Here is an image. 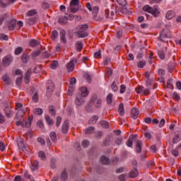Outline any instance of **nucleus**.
Here are the masks:
<instances>
[{
  "label": "nucleus",
  "instance_id": "62",
  "mask_svg": "<svg viewBox=\"0 0 181 181\" xmlns=\"http://www.w3.org/2000/svg\"><path fill=\"white\" fill-rule=\"evenodd\" d=\"M119 5L125 6L127 5V0H117Z\"/></svg>",
  "mask_w": 181,
  "mask_h": 181
},
{
  "label": "nucleus",
  "instance_id": "33",
  "mask_svg": "<svg viewBox=\"0 0 181 181\" xmlns=\"http://www.w3.org/2000/svg\"><path fill=\"white\" fill-rule=\"evenodd\" d=\"M119 114L122 117L125 114V110L124 109V103H120L119 106Z\"/></svg>",
  "mask_w": 181,
  "mask_h": 181
},
{
  "label": "nucleus",
  "instance_id": "32",
  "mask_svg": "<svg viewBox=\"0 0 181 181\" xmlns=\"http://www.w3.org/2000/svg\"><path fill=\"white\" fill-rule=\"evenodd\" d=\"M175 67H176V63L170 62L168 67L169 73H172V71H173V70L175 69Z\"/></svg>",
  "mask_w": 181,
  "mask_h": 181
},
{
  "label": "nucleus",
  "instance_id": "12",
  "mask_svg": "<svg viewBox=\"0 0 181 181\" xmlns=\"http://www.w3.org/2000/svg\"><path fill=\"white\" fill-rule=\"evenodd\" d=\"M39 161L35 160L31 161V165H30V169L31 172H36L39 169Z\"/></svg>",
  "mask_w": 181,
  "mask_h": 181
},
{
  "label": "nucleus",
  "instance_id": "45",
  "mask_svg": "<svg viewBox=\"0 0 181 181\" xmlns=\"http://www.w3.org/2000/svg\"><path fill=\"white\" fill-rule=\"evenodd\" d=\"M48 111L52 114V115H56V108H54V106H49Z\"/></svg>",
  "mask_w": 181,
  "mask_h": 181
},
{
  "label": "nucleus",
  "instance_id": "3",
  "mask_svg": "<svg viewBox=\"0 0 181 181\" xmlns=\"http://www.w3.org/2000/svg\"><path fill=\"white\" fill-rule=\"evenodd\" d=\"M94 104L96 108H100V107H101V104H103V101L100 99H98L97 95H95L90 98V106L94 105Z\"/></svg>",
  "mask_w": 181,
  "mask_h": 181
},
{
  "label": "nucleus",
  "instance_id": "9",
  "mask_svg": "<svg viewBox=\"0 0 181 181\" xmlns=\"http://www.w3.org/2000/svg\"><path fill=\"white\" fill-rule=\"evenodd\" d=\"M99 11H100V8H98V6H95L93 7V8H92V13L95 21H103V17L97 16L98 15Z\"/></svg>",
  "mask_w": 181,
  "mask_h": 181
},
{
  "label": "nucleus",
  "instance_id": "35",
  "mask_svg": "<svg viewBox=\"0 0 181 181\" xmlns=\"http://www.w3.org/2000/svg\"><path fill=\"white\" fill-rule=\"evenodd\" d=\"M61 41L62 43H66V30H62L60 33Z\"/></svg>",
  "mask_w": 181,
  "mask_h": 181
},
{
  "label": "nucleus",
  "instance_id": "23",
  "mask_svg": "<svg viewBox=\"0 0 181 181\" xmlns=\"http://www.w3.org/2000/svg\"><path fill=\"white\" fill-rule=\"evenodd\" d=\"M24 115H25V110L20 109L16 113V119H21V118H23Z\"/></svg>",
  "mask_w": 181,
  "mask_h": 181
},
{
  "label": "nucleus",
  "instance_id": "2",
  "mask_svg": "<svg viewBox=\"0 0 181 181\" xmlns=\"http://www.w3.org/2000/svg\"><path fill=\"white\" fill-rule=\"evenodd\" d=\"M46 90L47 97H52V94H53V91H54V83H53L52 80L47 81Z\"/></svg>",
  "mask_w": 181,
  "mask_h": 181
},
{
  "label": "nucleus",
  "instance_id": "30",
  "mask_svg": "<svg viewBox=\"0 0 181 181\" xmlns=\"http://www.w3.org/2000/svg\"><path fill=\"white\" fill-rule=\"evenodd\" d=\"M175 16V11H169L165 14L166 19L170 20Z\"/></svg>",
  "mask_w": 181,
  "mask_h": 181
},
{
  "label": "nucleus",
  "instance_id": "25",
  "mask_svg": "<svg viewBox=\"0 0 181 181\" xmlns=\"http://www.w3.org/2000/svg\"><path fill=\"white\" fill-rule=\"evenodd\" d=\"M17 144H18V148H20V149L25 148V140H23V139H22V138L18 139Z\"/></svg>",
  "mask_w": 181,
  "mask_h": 181
},
{
  "label": "nucleus",
  "instance_id": "4",
  "mask_svg": "<svg viewBox=\"0 0 181 181\" xmlns=\"http://www.w3.org/2000/svg\"><path fill=\"white\" fill-rule=\"evenodd\" d=\"M80 4V0H71L70 2L71 12L72 13H76L77 11H78V8H76L75 6H78Z\"/></svg>",
  "mask_w": 181,
  "mask_h": 181
},
{
  "label": "nucleus",
  "instance_id": "53",
  "mask_svg": "<svg viewBox=\"0 0 181 181\" xmlns=\"http://www.w3.org/2000/svg\"><path fill=\"white\" fill-rule=\"evenodd\" d=\"M27 22L29 25H34L35 22H36V18H28Z\"/></svg>",
  "mask_w": 181,
  "mask_h": 181
},
{
  "label": "nucleus",
  "instance_id": "47",
  "mask_svg": "<svg viewBox=\"0 0 181 181\" xmlns=\"http://www.w3.org/2000/svg\"><path fill=\"white\" fill-rule=\"evenodd\" d=\"M50 138L52 141H53V142H56V141L57 140V136L56 135V132H52L50 133Z\"/></svg>",
  "mask_w": 181,
  "mask_h": 181
},
{
  "label": "nucleus",
  "instance_id": "64",
  "mask_svg": "<svg viewBox=\"0 0 181 181\" xmlns=\"http://www.w3.org/2000/svg\"><path fill=\"white\" fill-rule=\"evenodd\" d=\"M103 136V132H98L95 134V138L97 139H101V137Z\"/></svg>",
  "mask_w": 181,
  "mask_h": 181
},
{
  "label": "nucleus",
  "instance_id": "13",
  "mask_svg": "<svg viewBox=\"0 0 181 181\" xmlns=\"http://www.w3.org/2000/svg\"><path fill=\"white\" fill-rule=\"evenodd\" d=\"M136 138H138V135H132L129 137L126 143L129 148H132V145H134L133 141H136Z\"/></svg>",
  "mask_w": 181,
  "mask_h": 181
},
{
  "label": "nucleus",
  "instance_id": "18",
  "mask_svg": "<svg viewBox=\"0 0 181 181\" xmlns=\"http://www.w3.org/2000/svg\"><path fill=\"white\" fill-rule=\"evenodd\" d=\"M16 27V19H12L7 24V28L9 30H15Z\"/></svg>",
  "mask_w": 181,
  "mask_h": 181
},
{
  "label": "nucleus",
  "instance_id": "31",
  "mask_svg": "<svg viewBox=\"0 0 181 181\" xmlns=\"http://www.w3.org/2000/svg\"><path fill=\"white\" fill-rule=\"evenodd\" d=\"M95 131V127H89L85 130L86 135H88L90 134H93Z\"/></svg>",
  "mask_w": 181,
  "mask_h": 181
},
{
  "label": "nucleus",
  "instance_id": "39",
  "mask_svg": "<svg viewBox=\"0 0 181 181\" xmlns=\"http://www.w3.org/2000/svg\"><path fill=\"white\" fill-rule=\"evenodd\" d=\"M39 45H40L39 41L36 40H32L30 42V46H31V47H36V46H39Z\"/></svg>",
  "mask_w": 181,
  "mask_h": 181
},
{
  "label": "nucleus",
  "instance_id": "26",
  "mask_svg": "<svg viewBox=\"0 0 181 181\" xmlns=\"http://www.w3.org/2000/svg\"><path fill=\"white\" fill-rule=\"evenodd\" d=\"M100 162L103 165H108L110 163V158L105 156H103L100 157Z\"/></svg>",
  "mask_w": 181,
  "mask_h": 181
},
{
  "label": "nucleus",
  "instance_id": "37",
  "mask_svg": "<svg viewBox=\"0 0 181 181\" xmlns=\"http://www.w3.org/2000/svg\"><path fill=\"white\" fill-rule=\"evenodd\" d=\"M30 57L27 54H23L21 57L23 63H28L29 62Z\"/></svg>",
  "mask_w": 181,
  "mask_h": 181
},
{
  "label": "nucleus",
  "instance_id": "61",
  "mask_svg": "<svg viewBox=\"0 0 181 181\" xmlns=\"http://www.w3.org/2000/svg\"><path fill=\"white\" fill-rule=\"evenodd\" d=\"M33 101L34 103H37L39 101V97L37 96V92H35L33 96Z\"/></svg>",
  "mask_w": 181,
  "mask_h": 181
},
{
  "label": "nucleus",
  "instance_id": "6",
  "mask_svg": "<svg viewBox=\"0 0 181 181\" xmlns=\"http://www.w3.org/2000/svg\"><path fill=\"white\" fill-rule=\"evenodd\" d=\"M11 63H12V57L11 55H8L3 58L2 66H4V67H8Z\"/></svg>",
  "mask_w": 181,
  "mask_h": 181
},
{
  "label": "nucleus",
  "instance_id": "24",
  "mask_svg": "<svg viewBox=\"0 0 181 181\" xmlns=\"http://www.w3.org/2000/svg\"><path fill=\"white\" fill-rule=\"evenodd\" d=\"M38 158L39 159H40V160L45 162V160H46V152H45L44 151H38Z\"/></svg>",
  "mask_w": 181,
  "mask_h": 181
},
{
  "label": "nucleus",
  "instance_id": "42",
  "mask_svg": "<svg viewBox=\"0 0 181 181\" xmlns=\"http://www.w3.org/2000/svg\"><path fill=\"white\" fill-rule=\"evenodd\" d=\"M100 124L103 128H110V124H108V122L105 120H102L100 122Z\"/></svg>",
  "mask_w": 181,
  "mask_h": 181
},
{
  "label": "nucleus",
  "instance_id": "57",
  "mask_svg": "<svg viewBox=\"0 0 181 181\" xmlns=\"http://www.w3.org/2000/svg\"><path fill=\"white\" fill-rule=\"evenodd\" d=\"M111 87L115 93H117V91H118V86H117V83H115V81H113Z\"/></svg>",
  "mask_w": 181,
  "mask_h": 181
},
{
  "label": "nucleus",
  "instance_id": "16",
  "mask_svg": "<svg viewBox=\"0 0 181 181\" xmlns=\"http://www.w3.org/2000/svg\"><path fill=\"white\" fill-rule=\"evenodd\" d=\"M74 62L77 63V59L74 58L66 64L68 71H73V70H74Z\"/></svg>",
  "mask_w": 181,
  "mask_h": 181
},
{
  "label": "nucleus",
  "instance_id": "49",
  "mask_svg": "<svg viewBox=\"0 0 181 181\" xmlns=\"http://www.w3.org/2000/svg\"><path fill=\"white\" fill-rule=\"evenodd\" d=\"M107 104L112 103V93H109L106 98Z\"/></svg>",
  "mask_w": 181,
  "mask_h": 181
},
{
  "label": "nucleus",
  "instance_id": "48",
  "mask_svg": "<svg viewBox=\"0 0 181 181\" xmlns=\"http://www.w3.org/2000/svg\"><path fill=\"white\" fill-rule=\"evenodd\" d=\"M22 78H23V76H20L16 81V84L18 87H21V86H22Z\"/></svg>",
  "mask_w": 181,
  "mask_h": 181
},
{
  "label": "nucleus",
  "instance_id": "63",
  "mask_svg": "<svg viewBox=\"0 0 181 181\" xmlns=\"http://www.w3.org/2000/svg\"><path fill=\"white\" fill-rule=\"evenodd\" d=\"M119 12H121V13H127L128 12V9H127V8L122 6L119 8Z\"/></svg>",
  "mask_w": 181,
  "mask_h": 181
},
{
  "label": "nucleus",
  "instance_id": "5",
  "mask_svg": "<svg viewBox=\"0 0 181 181\" xmlns=\"http://www.w3.org/2000/svg\"><path fill=\"white\" fill-rule=\"evenodd\" d=\"M84 103H86V98H84V96L77 95L75 100L76 105H78V107H81V105H83Z\"/></svg>",
  "mask_w": 181,
  "mask_h": 181
},
{
  "label": "nucleus",
  "instance_id": "7",
  "mask_svg": "<svg viewBox=\"0 0 181 181\" xmlns=\"http://www.w3.org/2000/svg\"><path fill=\"white\" fill-rule=\"evenodd\" d=\"M4 112L6 114V117H7V118H11V117H12V115H13V110H12V107H11V106H9V105H6V106L4 107Z\"/></svg>",
  "mask_w": 181,
  "mask_h": 181
},
{
  "label": "nucleus",
  "instance_id": "58",
  "mask_svg": "<svg viewBox=\"0 0 181 181\" xmlns=\"http://www.w3.org/2000/svg\"><path fill=\"white\" fill-rule=\"evenodd\" d=\"M37 12L35 9H33V10H30V11H28V13H27V15L28 16H34V15H36Z\"/></svg>",
  "mask_w": 181,
  "mask_h": 181
},
{
  "label": "nucleus",
  "instance_id": "22",
  "mask_svg": "<svg viewBox=\"0 0 181 181\" xmlns=\"http://www.w3.org/2000/svg\"><path fill=\"white\" fill-rule=\"evenodd\" d=\"M58 22L61 25H66L68 22L66 16H62L58 18Z\"/></svg>",
  "mask_w": 181,
  "mask_h": 181
},
{
  "label": "nucleus",
  "instance_id": "52",
  "mask_svg": "<svg viewBox=\"0 0 181 181\" xmlns=\"http://www.w3.org/2000/svg\"><path fill=\"white\" fill-rule=\"evenodd\" d=\"M105 15H106L105 17L107 18V19L110 18H112V16H114V11L110 12V11L106 10Z\"/></svg>",
  "mask_w": 181,
  "mask_h": 181
},
{
  "label": "nucleus",
  "instance_id": "8",
  "mask_svg": "<svg viewBox=\"0 0 181 181\" xmlns=\"http://www.w3.org/2000/svg\"><path fill=\"white\" fill-rule=\"evenodd\" d=\"M168 37H170V33H168L166 32V30H163L161 31V34H160V40L161 42H163L165 43V42H167V39H168Z\"/></svg>",
  "mask_w": 181,
  "mask_h": 181
},
{
  "label": "nucleus",
  "instance_id": "51",
  "mask_svg": "<svg viewBox=\"0 0 181 181\" xmlns=\"http://www.w3.org/2000/svg\"><path fill=\"white\" fill-rule=\"evenodd\" d=\"M145 64H146V62L145 61H140L137 62V66L139 67L140 69H144L145 66Z\"/></svg>",
  "mask_w": 181,
  "mask_h": 181
},
{
  "label": "nucleus",
  "instance_id": "59",
  "mask_svg": "<svg viewBox=\"0 0 181 181\" xmlns=\"http://www.w3.org/2000/svg\"><path fill=\"white\" fill-rule=\"evenodd\" d=\"M173 82V80L172 79H169L167 81V88H173V85L172 84Z\"/></svg>",
  "mask_w": 181,
  "mask_h": 181
},
{
  "label": "nucleus",
  "instance_id": "43",
  "mask_svg": "<svg viewBox=\"0 0 181 181\" xmlns=\"http://www.w3.org/2000/svg\"><path fill=\"white\" fill-rule=\"evenodd\" d=\"M67 177H68L67 171H66V170H64L61 174V179L62 180L64 181L67 179Z\"/></svg>",
  "mask_w": 181,
  "mask_h": 181
},
{
  "label": "nucleus",
  "instance_id": "54",
  "mask_svg": "<svg viewBox=\"0 0 181 181\" xmlns=\"http://www.w3.org/2000/svg\"><path fill=\"white\" fill-rule=\"evenodd\" d=\"M158 56H159L160 59H161V60L165 59V52H163V50L160 49L158 51Z\"/></svg>",
  "mask_w": 181,
  "mask_h": 181
},
{
  "label": "nucleus",
  "instance_id": "27",
  "mask_svg": "<svg viewBox=\"0 0 181 181\" xmlns=\"http://www.w3.org/2000/svg\"><path fill=\"white\" fill-rule=\"evenodd\" d=\"M30 70H28L25 74L24 78L25 84H29L30 78Z\"/></svg>",
  "mask_w": 181,
  "mask_h": 181
},
{
  "label": "nucleus",
  "instance_id": "36",
  "mask_svg": "<svg viewBox=\"0 0 181 181\" xmlns=\"http://www.w3.org/2000/svg\"><path fill=\"white\" fill-rule=\"evenodd\" d=\"M46 122L47 124V125L52 126L54 124V120L53 119H52L50 117H49V115L46 116Z\"/></svg>",
  "mask_w": 181,
  "mask_h": 181
},
{
  "label": "nucleus",
  "instance_id": "11",
  "mask_svg": "<svg viewBox=\"0 0 181 181\" xmlns=\"http://www.w3.org/2000/svg\"><path fill=\"white\" fill-rule=\"evenodd\" d=\"M136 92L137 94L144 93L145 95H148L151 93V90L149 89H144L143 86H139L136 88Z\"/></svg>",
  "mask_w": 181,
  "mask_h": 181
},
{
  "label": "nucleus",
  "instance_id": "29",
  "mask_svg": "<svg viewBox=\"0 0 181 181\" xmlns=\"http://www.w3.org/2000/svg\"><path fill=\"white\" fill-rule=\"evenodd\" d=\"M49 67L52 70H54V69H57V67H59V62L57 61H52L49 64Z\"/></svg>",
  "mask_w": 181,
  "mask_h": 181
},
{
  "label": "nucleus",
  "instance_id": "38",
  "mask_svg": "<svg viewBox=\"0 0 181 181\" xmlns=\"http://www.w3.org/2000/svg\"><path fill=\"white\" fill-rule=\"evenodd\" d=\"M129 176L130 177H136V176H138V170L134 169V170H132L129 173Z\"/></svg>",
  "mask_w": 181,
  "mask_h": 181
},
{
  "label": "nucleus",
  "instance_id": "14",
  "mask_svg": "<svg viewBox=\"0 0 181 181\" xmlns=\"http://www.w3.org/2000/svg\"><path fill=\"white\" fill-rule=\"evenodd\" d=\"M181 141V132H175L173 138V144H178Z\"/></svg>",
  "mask_w": 181,
  "mask_h": 181
},
{
  "label": "nucleus",
  "instance_id": "1",
  "mask_svg": "<svg viewBox=\"0 0 181 181\" xmlns=\"http://www.w3.org/2000/svg\"><path fill=\"white\" fill-rule=\"evenodd\" d=\"M87 29H88V25H81L76 28V32H75L76 36L77 37H87L88 36V33H87Z\"/></svg>",
  "mask_w": 181,
  "mask_h": 181
},
{
  "label": "nucleus",
  "instance_id": "28",
  "mask_svg": "<svg viewBox=\"0 0 181 181\" xmlns=\"http://www.w3.org/2000/svg\"><path fill=\"white\" fill-rule=\"evenodd\" d=\"M81 94H78V95H81L82 97H86V95H88V90H87V88L82 87L81 88Z\"/></svg>",
  "mask_w": 181,
  "mask_h": 181
},
{
  "label": "nucleus",
  "instance_id": "10",
  "mask_svg": "<svg viewBox=\"0 0 181 181\" xmlns=\"http://www.w3.org/2000/svg\"><path fill=\"white\" fill-rule=\"evenodd\" d=\"M143 11H144V12H148V13H151L153 16H155V13H156V12H158L157 9L153 10V8L149 5L144 6L143 8Z\"/></svg>",
  "mask_w": 181,
  "mask_h": 181
},
{
  "label": "nucleus",
  "instance_id": "56",
  "mask_svg": "<svg viewBox=\"0 0 181 181\" xmlns=\"http://www.w3.org/2000/svg\"><path fill=\"white\" fill-rule=\"evenodd\" d=\"M81 145L83 148H87L90 145V141L88 140L82 141Z\"/></svg>",
  "mask_w": 181,
  "mask_h": 181
},
{
  "label": "nucleus",
  "instance_id": "19",
  "mask_svg": "<svg viewBox=\"0 0 181 181\" xmlns=\"http://www.w3.org/2000/svg\"><path fill=\"white\" fill-rule=\"evenodd\" d=\"M131 117L133 119H136V118H138L139 115V110H138L137 108H132L131 110Z\"/></svg>",
  "mask_w": 181,
  "mask_h": 181
},
{
  "label": "nucleus",
  "instance_id": "50",
  "mask_svg": "<svg viewBox=\"0 0 181 181\" xmlns=\"http://www.w3.org/2000/svg\"><path fill=\"white\" fill-rule=\"evenodd\" d=\"M23 52V48L22 47H18L15 49V54H16V55L21 54V53H22Z\"/></svg>",
  "mask_w": 181,
  "mask_h": 181
},
{
  "label": "nucleus",
  "instance_id": "41",
  "mask_svg": "<svg viewBox=\"0 0 181 181\" xmlns=\"http://www.w3.org/2000/svg\"><path fill=\"white\" fill-rule=\"evenodd\" d=\"M40 53H42L41 50H37V51L33 52L31 53V57H33V59H36V57H37V56H39Z\"/></svg>",
  "mask_w": 181,
  "mask_h": 181
},
{
  "label": "nucleus",
  "instance_id": "60",
  "mask_svg": "<svg viewBox=\"0 0 181 181\" xmlns=\"http://www.w3.org/2000/svg\"><path fill=\"white\" fill-rule=\"evenodd\" d=\"M57 36H59V33H57V30H54L51 35V38L52 39V40H54V39H56V37H57Z\"/></svg>",
  "mask_w": 181,
  "mask_h": 181
},
{
  "label": "nucleus",
  "instance_id": "15",
  "mask_svg": "<svg viewBox=\"0 0 181 181\" xmlns=\"http://www.w3.org/2000/svg\"><path fill=\"white\" fill-rule=\"evenodd\" d=\"M2 2H0V7L1 8H6V6H9L11 4H13L16 2L17 0H1Z\"/></svg>",
  "mask_w": 181,
  "mask_h": 181
},
{
  "label": "nucleus",
  "instance_id": "44",
  "mask_svg": "<svg viewBox=\"0 0 181 181\" xmlns=\"http://www.w3.org/2000/svg\"><path fill=\"white\" fill-rule=\"evenodd\" d=\"M2 80L6 83V84H9V81H11V78H9V76L5 74L2 76Z\"/></svg>",
  "mask_w": 181,
  "mask_h": 181
},
{
  "label": "nucleus",
  "instance_id": "46",
  "mask_svg": "<svg viewBox=\"0 0 181 181\" xmlns=\"http://www.w3.org/2000/svg\"><path fill=\"white\" fill-rule=\"evenodd\" d=\"M34 114L36 115H42L43 114V110L42 108H36L34 110Z\"/></svg>",
  "mask_w": 181,
  "mask_h": 181
},
{
  "label": "nucleus",
  "instance_id": "20",
  "mask_svg": "<svg viewBox=\"0 0 181 181\" xmlns=\"http://www.w3.org/2000/svg\"><path fill=\"white\" fill-rule=\"evenodd\" d=\"M136 151L137 153H141V152H142V141L140 140L136 141Z\"/></svg>",
  "mask_w": 181,
  "mask_h": 181
},
{
  "label": "nucleus",
  "instance_id": "34",
  "mask_svg": "<svg viewBox=\"0 0 181 181\" xmlns=\"http://www.w3.org/2000/svg\"><path fill=\"white\" fill-rule=\"evenodd\" d=\"M76 49L78 52H81L83 49V43L81 41H77L75 44Z\"/></svg>",
  "mask_w": 181,
  "mask_h": 181
},
{
  "label": "nucleus",
  "instance_id": "17",
  "mask_svg": "<svg viewBox=\"0 0 181 181\" xmlns=\"http://www.w3.org/2000/svg\"><path fill=\"white\" fill-rule=\"evenodd\" d=\"M32 118L30 116L26 119L25 121H23L21 123V127L23 128H30V125H32Z\"/></svg>",
  "mask_w": 181,
  "mask_h": 181
},
{
  "label": "nucleus",
  "instance_id": "21",
  "mask_svg": "<svg viewBox=\"0 0 181 181\" xmlns=\"http://www.w3.org/2000/svg\"><path fill=\"white\" fill-rule=\"evenodd\" d=\"M69 132V120H65L62 124V133L67 134Z\"/></svg>",
  "mask_w": 181,
  "mask_h": 181
},
{
  "label": "nucleus",
  "instance_id": "55",
  "mask_svg": "<svg viewBox=\"0 0 181 181\" xmlns=\"http://www.w3.org/2000/svg\"><path fill=\"white\" fill-rule=\"evenodd\" d=\"M95 59H101V49H98L96 52L94 54Z\"/></svg>",
  "mask_w": 181,
  "mask_h": 181
},
{
  "label": "nucleus",
  "instance_id": "40",
  "mask_svg": "<svg viewBox=\"0 0 181 181\" xmlns=\"http://www.w3.org/2000/svg\"><path fill=\"white\" fill-rule=\"evenodd\" d=\"M98 121V116L95 115L88 121V124H95Z\"/></svg>",
  "mask_w": 181,
  "mask_h": 181
}]
</instances>
